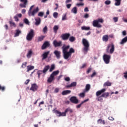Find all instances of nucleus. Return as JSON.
<instances>
[{
  "label": "nucleus",
  "mask_w": 127,
  "mask_h": 127,
  "mask_svg": "<svg viewBox=\"0 0 127 127\" xmlns=\"http://www.w3.org/2000/svg\"><path fill=\"white\" fill-rule=\"evenodd\" d=\"M82 44L83 45V52L84 54H87L88 51L90 50V43L88 40L83 38L82 40Z\"/></svg>",
  "instance_id": "obj_1"
},
{
  "label": "nucleus",
  "mask_w": 127,
  "mask_h": 127,
  "mask_svg": "<svg viewBox=\"0 0 127 127\" xmlns=\"http://www.w3.org/2000/svg\"><path fill=\"white\" fill-rule=\"evenodd\" d=\"M34 7V5L30 6L29 10L28 11V14L29 16H35V14L39 11V7L37 6L36 8L32 10V8Z\"/></svg>",
  "instance_id": "obj_2"
},
{
  "label": "nucleus",
  "mask_w": 127,
  "mask_h": 127,
  "mask_svg": "<svg viewBox=\"0 0 127 127\" xmlns=\"http://www.w3.org/2000/svg\"><path fill=\"white\" fill-rule=\"evenodd\" d=\"M104 22V19L103 18H98L96 20H94L92 22V25L94 27H97L98 28H101L102 25L100 23H103Z\"/></svg>",
  "instance_id": "obj_3"
},
{
  "label": "nucleus",
  "mask_w": 127,
  "mask_h": 127,
  "mask_svg": "<svg viewBox=\"0 0 127 127\" xmlns=\"http://www.w3.org/2000/svg\"><path fill=\"white\" fill-rule=\"evenodd\" d=\"M107 89L105 88H103L100 90H98L96 93V96L97 97L96 100L98 101V102H103V96L101 95L103 94V93H105Z\"/></svg>",
  "instance_id": "obj_4"
},
{
  "label": "nucleus",
  "mask_w": 127,
  "mask_h": 127,
  "mask_svg": "<svg viewBox=\"0 0 127 127\" xmlns=\"http://www.w3.org/2000/svg\"><path fill=\"white\" fill-rule=\"evenodd\" d=\"M68 112L73 113V110H72L70 108H68L65 110L64 112L63 113L57 110L56 111V114L58 117H66V113H68Z\"/></svg>",
  "instance_id": "obj_5"
},
{
  "label": "nucleus",
  "mask_w": 127,
  "mask_h": 127,
  "mask_svg": "<svg viewBox=\"0 0 127 127\" xmlns=\"http://www.w3.org/2000/svg\"><path fill=\"white\" fill-rule=\"evenodd\" d=\"M70 48V45L66 46L65 44H64L62 47L63 49V53L64 54V58L66 60V58H67V55L68 53V49Z\"/></svg>",
  "instance_id": "obj_6"
},
{
  "label": "nucleus",
  "mask_w": 127,
  "mask_h": 127,
  "mask_svg": "<svg viewBox=\"0 0 127 127\" xmlns=\"http://www.w3.org/2000/svg\"><path fill=\"white\" fill-rule=\"evenodd\" d=\"M115 51V45L114 44H110L108 45L106 48V52L107 53H110V54H113Z\"/></svg>",
  "instance_id": "obj_7"
},
{
  "label": "nucleus",
  "mask_w": 127,
  "mask_h": 127,
  "mask_svg": "<svg viewBox=\"0 0 127 127\" xmlns=\"http://www.w3.org/2000/svg\"><path fill=\"white\" fill-rule=\"evenodd\" d=\"M33 37H34V31L31 29L26 36V39L28 41H31Z\"/></svg>",
  "instance_id": "obj_8"
},
{
  "label": "nucleus",
  "mask_w": 127,
  "mask_h": 127,
  "mask_svg": "<svg viewBox=\"0 0 127 127\" xmlns=\"http://www.w3.org/2000/svg\"><path fill=\"white\" fill-rule=\"evenodd\" d=\"M112 56L110 55L104 54L103 56V59L105 64H109L110 63V60Z\"/></svg>",
  "instance_id": "obj_9"
},
{
  "label": "nucleus",
  "mask_w": 127,
  "mask_h": 127,
  "mask_svg": "<svg viewBox=\"0 0 127 127\" xmlns=\"http://www.w3.org/2000/svg\"><path fill=\"white\" fill-rule=\"evenodd\" d=\"M72 53H75V50H74L73 48H70L68 53H67V55L65 60H67L68 58L72 56Z\"/></svg>",
  "instance_id": "obj_10"
},
{
  "label": "nucleus",
  "mask_w": 127,
  "mask_h": 127,
  "mask_svg": "<svg viewBox=\"0 0 127 127\" xmlns=\"http://www.w3.org/2000/svg\"><path fill=\"white\" fill-rule=\"evenodd\" d=\"M53 44L54 45L55 47H59L62 46V41H59L58 42L57 40H55L53 42Z\"/></svg>",
  "instance_id": "obj_11"
},
{
  "label": "nucleus",
  "mask_w": 127,
  "mask_h": 127,
  "mask_svg": "<svg viewBox=\"0 0 127 127\" xmlns=\"http://www.w3.org/2000/svg\"><path fill=\"white\" fill-rule=\"evenodd\" d=\"M63 40H68L70 37V33L63 34L61 35Z\"/></svg>",
  "instance_id": "obj_12"
},
{
  "label": "nucleus",
  "mask_w": 127,
  "mask_h": 127,
  "mask_svg": "<svg viewBox=\"0 0 127 127\" xmlns=\"http://www.w3.org/2000/svg\"><path fill=\"white\" fill-rule=\"evenodd\" d=\"M70 101L73 104H78L79 103V100L77 99L76 96H72L70 98Z\"/></svg>",
  "instance_id": "obj_13"
},
{
  "label": "nucleus",
  "mask_w": 127,
  "mask_h": 127,
  "mask_svg": "<svg viewBox=\"0 0 127 127\" xmlns=\"http://www.w3.org/2000/svg\"><path fill=\"white\" fill-rule=\"evenodd\" d=\"M54 54L55 55L56 57H57V59H60V57H61V52L60 51L55 50L54 52Z\"/></svg>",
  "instance_id": "obj_14"
},
{
  "label": "nucleus",
  "mask_w": 127,
  "mask_h": 127,
  "mask_svg": "<svg viewBox=\"0 0 127 127\" xmlns=\"http://www.w3.org/2000/svg\"><path fill=\"white\" fill-rule=\"evenodd\" d=\"M49 46H50V43L49 42L46 41L42 46V49L44 50L45 48H47V47H49Z\"/></svg>",
  "instance_id": "obj_15"
},
{
  "label": "nucleus",
  "mask_w": 127,
  "mask_h": 127,
  "mask_svg": "<svg viewBox=\"0 0 127 127\" xmlns=\"http://www.w3.org/2000/svg\"><path fill=\"white\" fill-rule=\"evenodd\" d=\"M35 24L36 26H38V25H40V23H41V19L39 17L35 18Z\"/></svg>",
  "instance_id": "obj_16"
},
{
  "label": "nucleus",
  "mask_w": 127,
  "mask_h": 127,
  "mask_svg": "<svg viewBox=\"0 0 127 127\" xmlns=\"http://www.w3.org/2000/svg\"><path fill=\"white\" fill-rule=\"evenodd\" d=\"M50 53V51H47L43 54L42 55V60H44L45 59H46L47 57H48V55H49V54Z\"/></svg>",
  "instance_id": "obj_17"
},
{
  "label": "nucleus",
  "mask_w": 127,
  "mask_h": 127,
  "mask_svg": "<svg viewBox=\"0 0 127 127\" xmlns=\"http://www.w3.org/2000/svg\"><path fill=\"white\" fill-rule=\"evenodd\" d=\"M49 68H50V66L49 65H47L44 68L43 70V74L42 75V77H44V76H45L46 74V72L48 71V70L49 69Z\"/></svg>",
  "instance_id": "obj_18"
},
{
  "label": "nucleus",
  "mask_w": 127,
  "mask_h": 127,
  "mask_svg": "<svg viewBox=\"0 0 127 127\" xmlns=\"http://www.w3.org/2000/svg\"><path fill=\"white\" fill-rule=\"evenodd\" d=\"M38 88V86H37V85H36V84H34L32 85L30 90L33 92H35V91H37Z\"/></svg>",
  "instance_id": "obj_19"
},
{
  "label": "nucleus",
  "mask_w": 127,
  "mask_h": 127,
  "mask_svg": "<svg viewBox=\"0 0 127 127\" xmlns=\"http://www.w3.org/2000/svg\"><path fill=\"white\" fill-rule=\"evenodd\" d=\"M55 77H54L51 74H50V77L48 78V83H51L54 81Z\"/></svg>",
  "instance_id": "obj_20"
},
{
  "label": "nucleus",
  "mask_w": 127,
  "mask_h": 127,
  "mask_svg": "<svg viewBox=\"0 0 127 127\" xmlns=\"http://www.w3.org/2000/svg\"><path fill=\"white\" fill-rule=\"evenodd\" d=\"M88 101H89V99H87L84 100L83 101H82L80 104L76 106V108L80 109L81 108L82 105H83V104H84V103H86V102H88Z\"/></svg>",
  "instance_id": "obj_21"
},
{
  "label": "nucleus",
  "mask_w": 127,
  "mask_h": 127,
  "mask_svg": "<svg viewBox=\"0 0 127 127\" xmlns=\"http://www.w3.org/2000/svg\"><path fill=\"white\" fill-rule=\"evenodd\" d=\"M77 86V82H73L70 84L66 85L65 88H71L72 87H76Z\"/></svg>",
  "instance_id": "obj_22"
},
{
  "label": "nucleus",
  "mask_w": 127,
  "mask_h": 127,
  "mask_svg": "<svg viewBox=\"0 0 127 127\" xmlns=\"http://www.w3.org/2000/svg\"><path fill=\"white\" fill-rule=\"evenodd\" d=\"M32 54H33V52H32V50H29L27 54V58L28 59L30 58L31 56H32Z\"/></svg>",
  "instance_id": "obj_23"
},
{
  "label": "nucleus",
  "mask_w": 127,
  "mask_h": 127,
  "mask_svg": "<svg viewBox=\"0 0 127 127\" xmlns=\"http://www.w3.org/2000/svg\"><path fill=\"white\" fill-rule=\"evenodd\" d=\"M60 71L59 70H56L53 71L52 73H51V75L55 78V76H57V75H58V74H59Z\"/></svg>",
  "instance_id": "obj_24"
},
{
  "label": "nucleus",
  "mask_w": 127,
  "mask_h": 127,
  "mask_svg": "<svg viewBox=\"0 0 127 127\" xmlns=\"http://www.w3.org/2000/svg\"><path fill=\"white\" fill-rule=\"evenodd\" d=\"M127 36L123 38L120 42L121 45H124L125 43H127Z\"/></svg>",
  "instance_id": "obj_25"
},
{
  "label": "nucleus",
  "mask_w": 127,
  "mask_h": 127,
  "mask_svg": "<svg viewBox=\"0 0 127 127\" xmlns=\"http://www.w3.org/2000/svg\"><path fill=\"white\" fill-rule=\"evenodd\" d=\"M71 93V90H64L62 92V95L63 96H65L66 95H68V94H70Z\"/></svg>",
  "instance_id": "obj_26"
},
{
  "label": "nucleus",
  "mask_w": 127,
  "mask_h": 127,
  "mask_svg": "<svg viewBox=\"0 0 127 127\" xmlns=\"http://www.w3.org/2000/svg\"><path fill=\"white\" fill-rule=\"evenodd\" d=\"M102 40L103 41H105V42H107L108 40H109V36L108 35H105L103 36Z\"/></svg>",
  "instance_id": "obj_27"
},
{
  "label": "nucleus",
  "mask_w": 127,
  "mask_h": 127,
  "mask_svg": "<svg viewBox=\"0 0 127 127\" xmlns=\"http://www.w3.org/2000/svg\"><path fill=\"white\" fill-rule=\"evenodd\" d=\"M21 33V31L19 29L16 30V33H15L14 37H17V36H19V34Z\"/></svg>",
  "instance_id": "obj_28"
},
{
  "label": "nucleus",
  "mask_w": 127,
  "mask_h": 127,
  "mask_svg": "<svg viewBox=\"0 0 127 127\" xmlns=\"http://www.w3.org/2000/svg\"><path fill=\"white\" fill-rule=\"evenodd\" d=\"M27 72H29V71H31V70H33V69H34V66L28 65L27 66Z\"/></svg>",
  "instance_id": "obj_29"
},
{
  "label": "nucleus",
  "mask_w": 127,
  "mask_h": 127,
  "mask_svg": "<svg viewBox=\"0 0 127 127\" xmlns=\"http://www.w3.org/2000/svg\"><path fill=\"white\" fill-rule=\"evenodd\" d=\"M71 11L72 13H74V14H77V12H78V10H77V7H74L71 9Z\"/></svg>",
  "instance_id": "obj_30"
},
{
  "label": "nucleus",
  "mask_w": 127,
  "mask_h": 127,
  "mask_svg": "<svg viewBox=\"0 0 127 127\" xmlns=\"http://www.w3.org/2000/svg\"><path fill=\"white\" fill-rule=\"evenodd\" d=\"M37 74L38 75V78H40V76L41 75L42 76L43 75V70H38L37 72Z\"/></svg>",
  "instance_id": "obj_31"
},
{
  "label": "nucleus",
  "mask_w": 127,
  "mask_h": 127,
  "mask_svg": "<svg viewBox=\"0 0 127 127\" xmlns=\"http://www.w3.org/2000/svg\"><path fill=\"white\" fill-rule=\"evenodd\" d=\"M121 1H122V0H115V5L116 6L121 5Z\"/></svg>",
  "instance_id": "obj_32"
},
{
  "label": "nucleus",
  "mask_w": 127,
  "mask_h": 127,
  "mask_svg": "<svg viewBox=\"0 0 127 127\" xmlns=\"http://www.w3.org/2000/svg\"><path fill=\"white\" fill-rule=\"evenodd\" d=\"M62 20H63V21L67 20V14H63V15H62Z\"/></svg>",
  "instance_id": "obj_33"
},
{
  "label": "nucleus",
  "mask_w": 127,
  "mask_h": 127,
  "mask_svg": "<svg viewBox=\"0 0 127 127\" xmlns=\"http://www.w3.org/2000/svg\"><path fill=\"white\" fill-rule=\"evenodd\" d=\"M112 86V83L109 82V81H107V82H106L104 83V87H110Z\"/></svg>",
  "instance_id": "obj_34"
},
{
  "label": "nucleus",
  "mask_w": 127,
  "mask_h": 127,
  "mask_svg": "<svg viewBox=\"0 0 127 127\" xmlns=\"http://www.w3.org/2000/svg\"><path fill=\"white\" fill-rule=\"evenodd\" d=\"M58 29H59V26L55 25L53 28V30H54L55 33H57V30H58Z\"/></svg>",
  "instance_id": "obj_35"
},
{
  "label": "nucleus",
  "mask_w": 127,
  "mask_h": 127,
  "mask_svg": "<svg viewBox=\"0 0 127 127\" xmlns=\"http://www.w3.org/2000/svg\"><path fill=\"white\" fill-rule=\"evenodd\" d=\"M109 95H110V93L106 92L102 94L101 95L103 98H107L109 97Z\"/></svg>",
  "instance_id": "obj_36"
},
{
  "label": "nucleus",
  "mask_w": 127,
  "mask_h": 127,
  "mask_svg": "<svg viewBox=\"0 0 127 127\" xmlns=\"http://www.w3.org/2000/svg\"><path fill=\"white\" fill-rule=\"evenodd\" d=\"M76 40V38L74 36H71L69 38V41L70 42H74Z\"/></svg>",
  "instance_id": "obj_37"
},
{
  "label": "nucleus",
  "mask_w": 127,
  "mask_h": 127,
  "mask_svg": "<svg viewBox=\"0 0 127 127\" xmlns=\"http://www.w3.org/2000/svg\"><path fill=\"white\" fill-rule=\"evenodd\" d=\"M81 30H90V27L88 26H83L82 27H81Z\"/></svg>",
  "instance_id": "obj_38"
},
{
  "label": "nucleus",
  "mask_w": 127,
  "mask_h": 127,
  "mask_svg": "<svg viewBox=\"0 0 127 127\" xmlns=\"http://www.w3.org/2000/svg\"><path fill=\"white\" fill-rule=\"evenodd\" d=\"M55 69V64H53L51 65V68H50L49 72H52L53 70Z\"/></svg>",
  "instance_id": "obj_39"
},
{
  "label": "nucleus",
  "mask_w": 127,
  "mask_h": 127,
  "mask_svg": "<svg viewBox=\"0 0 127 127\" xmlns=\"http://www.w3.org/2000/svg\"><path fill=\"white\" fill-rule=\"evenodd\" d=\"M44 38H45V36H39L38 37V41L39 42H40V41H42V40H43V39H44Z\"/></svg>",
  "instance_id": "obj_40"
},
{
  "label": "nucleus",
  "mask_w": 127,
  "mask_h": 127,
  "mask_svg": "<svg viewBox=\"0 0 127 127\" xmlns=\"http://www.w3.org/2000/svg\"><path fill=\"white\" fill-rule=\"evenodd\" d=\"M9 23L11 25V26H13L14 27H16V24H15V23H14L12 21H9Z\"/></svg>",
  "instance_id": "obj_41"
},
{
  "label": "nucleus",
  "mask_w": 127,
  "mask_h": 127,
  "mask_svg": "<svg viewBox=\"0 0 127 127\" xmlns=\"http://www.w3.org/2000/svg\"><path fill=\"white\" fill-rule=\"evenodd\" d=\"M26 4H27V3H20V7L25 8L26 7Z\"/></svg>",
  "instance_id": "obj_42"
},
{
  "label": "nucleus",
  "mask_w": 127,
  "mask_h": 127,
  "mask_svg": "<svg viewBox=\"0 0 127 127\" xmlns=\"http://www.w3.org/2000/svg\"><path fill=\"white\" fill-rule=\"evenodd\" d=\"M53 16L54 17V18H57L58 17V12H55L53 14Z\"/></svg>",
  "instance_id": "obj_43"
},
{
  "label": "nucleus",
  "mask_w": 127,
  "mask_h": 127,
  "mask_svg": "<svg viewBox=\"0 0 127 127\" xmlns=\"http://www.w3.org/2000/svg\"><path fill=\"white\" fill-rule=\"evenodd\" d=\"M91 88V85L90 84H87L86 85V91H89V90H90V89Z\"/></svg>",
  "instance_id": "obj_44"
},
{
  "label": "nucleus",
  "mask_w": 127,
  "mask_h": 127,
  "mask_svg": "<svg viewBox=\"0 0 127 127\" xmlns=\"http://www.w3.org/2000/svg\"><path fill=\"white\" fill-rule=\"evenodd\" d=\"M24 22L26 24H27L28 25H29V21L28 20V19H27V18H25L24 19Z\"/></svg>",
  "instance_id": "obj_45"
},
{
  "label": "nucleus",
  "mask_w": 127,
  "mask_h": 127,
  "mask_svg": "<svg viewBox=\"0 0 127 127\" xmlns=\"http://www.w3.org/2000/svg\"><path fill=\"white\" fill-rule=\"evenodd\" d=\"M111 0H107L105 1L104 3L106 4V5H109V4H111Z\"/></svg>",
  "instance_id": "obj_46"
},
{
  "label": "nucleus",
  "mask_w": 127,
  "mask_h": 127,
  "mask_svg": "<svg viewBox=\"0 0 127 127\" xmlns=\"http://www.w3.org/2000/svg\"><path fill=\"white\" fill-rule=\"evenodd\" d=\"M44 15V12H40L38 14V16H40L41 17H42Z\"/></svg>",
  "instance_id": "obj_47"
},
{
  "label": "nucleus",
  "mask_w": 127,
  "mask_h": 127,
  "mask_svg": "<svg viewBox=\"0 0 127 127\" xmlns=\"http://www.w3.org/2000/svg\"><path fill=\"white\" fill-rule=\"evenodd\" d=\"M114 22H118V21H119V17H114L113 18Z\"/></svg>",
  "instance_id": "obj_48"
},
{
  "label": "nucleus",
  "mask_w": 127,
  "mask_h": 127,
  "mask_svg": "<svg viewBox=\"0 0 127 127\" xmlns=\"http://www.w3.org/2000/svg\"><path fill=\"white\" fill-rule=\"evenodd\" d=\"M47 26H45L44 28L43 29V31L44 33H46V32H47Z\"/></svg>",
  "instance_id": "obj_49"
},
{
  "label": "nucleus",
  "mask_w": 127,
  "mask_h": 127,
  "mask_svg": "<svg viewBox=\"0 0 127 127\" xmlns=\"http://www.w3.org/2000/svg\"><path fill=\"white\" fill-rule=\"evenodd\" d=\"M26 65H27V62L23 63L22 64L21 67L22 68H25V67H26Z\"/></svg>",
  "instance_id": "obj_50"
},
{
  "label": "nucleus",
  "mask_w": 127,
  "mask_h": 127,
  "mask_svg": "<svg viewBox=\"0 0 127 127\" xmlns=\"http://www.w3.org/2000/svg\"><path fill=\"white\" fill-rule=\"evenodd\" d=\"M103 120H102L101 119H99L97 121V124H100V125H102V123H103Z\"/></svg>",
  "instance_id": "obj_51"
},
{
  "label": "nucleus",
  "mask_w": 127,
  "mask_h": 127,
  "mask_svg": "<svg viewBox=\"0 0 127 127\" xmlns=\"http://www.w3.org/2000/svg\"><path fill=\"white\" fill-rule=\"evenodd\" d=\"M79 97H80V98H84L85 97V93L82 92L81 93H80Z\"/></svg>",
  "instance_id": "obj_52"
},
{
  "label": "nucleus",
  "mask_w": 127,
  "mask_h": 127,
  "mask_svg": "<svg viewBox=\"0 0 127 127\" xmlns=\"http://www.w3.org/2000/svg\"><path fill=\"white\" fill-rule=\"evenodd\" d=\"M96 74H97V72H96V71L94 70L93 73L91 75V78H93V77H95Z\"/></svg>",
  "instance_id": "obj_53"
},
{
  "label": "nucleus",
  "mask_w": 127,
  "mask_h": 127,
  "mask_svg": "<svg viewBox=\"0 0 127 127\" xmlns=\"http://www.w3.org/2000/svg\"><path fill=\"white\" fill-rule=\"evenodd\" d=\"M92 71V67H89L88 68L87 71H86V74H89L90 72Z\"/></svg>",
  "instance_id": "obj_54"
},
{
  "label": "nucleus",
  "mask_w": 127,
  "mask_h": 127,
  "mask_svg": "<svg viewBox=\"0 0 127 127\" xmlns=\"http://www.w3.org/2000/svg\"><path fill=\"white\" fill-rule=\"evenodd\" d=\"M89 16L90 15H89V14L86 13L84 15V18H86V19L89 18Z\"/></svg>",
  "instance_id": "obj_55"
},
{
  "label": "nucleus",
  "mask_w": 127,
  "mask_h": 127,
  "mask_svg": "<svg viewBox=\"0 0 127 127\" xmlns=\"http://www.w3.org/2000/svg\"><path fill=\"white\" fill-rule=\"evenodd\" d=\"M66 6L67 8L69 9V8H70V7H71V6H72V4H66Z\"/></svg>",
  "instance_id": "obj_56"
},
{
  "label": "nucleus",
  "mask_w": 127,
  "mask_h": 127,
  "mask_svg": "<svg viewBox=\"0 0 127 127\" xmlns=\"http://www.w3.org/2000/svg\"><path fill=\"white\" fill-rule=\"evenodd\" d=\"M15 19V21H19V19H18V17H17L16 15L14 17Z\"/></svg>",
  "instance_id": "obj_57"
},
{
  "label": "nucleus",
  "mask_w": 127,
  "mask_h": 127,
  "mask_svg": "<svg viewBox=\"0 0 127 127\" xmlns=\"http://www.w3.org/2000/svg\"><path fill=\"white\" fill-rule=\"evenodd\" d=\"M87 65V64H82V65L81 66H80V69H83L84 68H85V67H86V66Z\"/></svg>",
  "instance_id": "obj_58"
},
{
  "label": "nucleus",
  "mask_w": 127,
  "mask_h": 127,
  "mask_svg": "<svg viewBox=\"0 0 127 127\" xmlns=\"http://www.w3.org/2000/svg\"><path fill=\"white\" fill-rule=\"evenodd\" d=\"M70 2H72V0H66L65 2V4H67Z\"/></svg>",
  "instance_id": "obj_59"
},
{
  "label": "nucleus",
  "mask_w": 127,
  "mask_h": 127,
  "mask_svg": "<svg viewBox=\"0 0 127 127\" xmlns=\"http://www.w3.org/2000/svg\"><path fill=\"white\" fill-rule=\"evenodd\" d=\"M59 88H56L55 89V90H54V93H59Z\"/></svg>",
  "instance_id": "obj_60"
},
{
  "label": "nucleus",
  "mask_w": 127,
  "mask_h": 127,
  "mask_svg": "<svg viewBox=\"0 0 127 127\" xmlns=\"http://www.w3.org/2000/svg\"><path fill=\"white\" fill-rule=\"evenodd\" d=\"M64 80H65L66 82H69V81H70V77H66L64 78Z\"/></svg>",
  "instance_id": "obj_61"
},
{
  "label": "nucleus",
  "mask_w": 127,
  "mask_h": 127,
  "mask_svg": "<svg viewBox=\"0 0 127 127\" xmlns=\"http://www.w3.org/2000/svg\"><path fill=\"white\" fill-rule=\"evenodd\" d=\"M15 16L17 17H21V16H22V14H21V13H19V14H17L15 15Z\"/></svg>",
  "instance_id": "obj_62"
},
{
  "label": "nucleus",
  "mask_w": 127,
  "mask_h": 127,
  "mask_svg": "<svg viewBox=\"0 0 127 127\" xmlns=\"http://www.w3.org/2000/svg\"><path fill=\"white\" fill-rule=\"evenodd\" d=\"M122 34L124 36H126L127 35V31L125 30L122 32Z\"/></svg>",
  "instance_id": "obj_63"
},
{
  "label": "nucleus",
  "mask_w": 127,
  "mask_h": 127,
  "mask_svg": "<svg viewBox=\"0 0 127 127\" xmlns=\"http://www.w3.org/2000/svg\"><path fill=\"white\" fill-rule=\"evenodd\" d=\"M125 79H127V71L124 73Z\"/></svg>",
  "instance_id": "obj_64"
}]
</instances>
